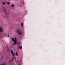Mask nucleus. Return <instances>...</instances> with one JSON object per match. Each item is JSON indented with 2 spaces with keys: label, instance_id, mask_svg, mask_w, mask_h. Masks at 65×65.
<instances>
[{
  "label": "nucleus",
  "instance_id": "nucleus-1",
  "mask_svg": "<svg viewBox=\"0 0 65 65\" xmlns=\"http://www.w3.org/2000/svg\"><path fill=\"white\" fill-rule=\"evenodd\" d=\"M3 9H4V12H5V13L6 14V15L5 17V18H6L7 19H8L9 17L8 16V14L5 11V10L6 9H5V8H4V7H3Z\"/></svg>",
  "mask_w": 65,
  "mask_h": 65
},
{
  "label": "nucleus",
  "instance_id": "nucleus-2",
  "mask_svg": "<svg viewBox=\"0 0 65 65\" xmlns=\"http://www.w3.org/2000/svg\"><path fill=\"white\" fill-rule=\"evenodd\" d=\"M17 34H19V35H21L22 34V32L19 30H17Z\"/></svg>",
  "mask_w": 65,
  "mask_h": 65
},
{
  "label": "nucleus",
  "instance_id": "nucleus-3",
  "mask_svg": "<svg viewBox=\"0 0 65 65\" xmlns=\"http://www.w3.org/2000/svg\"><path fill=\"white\" fill-rule=\"evenodd\" d=\"M18 44V42L17 41V38L15 37V38L14 41V42L13 45H14L15 44Z\"/></svg>",
  "mask_w": 65,
  "mask_h": 65
},
{
  "label": "nucleus",
  "instance_id": "nucleus-4",
  "mask_svg": "<svg viewBox=\"0 0 65 65\" xmlns=\"http://www.w3.org/2000/svg\"><path fill=\"white\" fill-rule=\"evenodd\" d=\"M3 29L2 28H0V32H3Z\"/></svg>",
  "mask_w": 65,
  "mask_h": 65
},
{
  "label": "nucleus",
  "instance_id": "nucleus-5",
  "mask_svg": "<svg viewBox=\"0 0 65 65\" xmlns=\"http://www.w3.org/2000/svg\"><path fill=\"white\" fill-rule=\"evenodd\" d=\"M11 6L13 8L14 7V4H11Z\"/></svg>",
  "mask_w": 65,
  "mask_h": 65
},
{
  "label": "nucleus",
  "instance_id": "nucleus-6",
  "mask_svg": "<svg viewBox=\"0 0 65 65\" xmlns=\"http://www.w3.org/2000/svg\"><path fill=\"white\" fill-rule=\"evenodd\" d=\"M12 55H13V56H15V54H14V53L13 52V53H12Z\"/></svg>",
  "mask_w": 65,
  "mask_h": 65
},
{
  "label": "nucleus",
  "instance_id": "nucleus-7",
  "mask_svg": "<svg viewBox=\"0 0 65 65\" xmlns=\"http://www.w3.org/2000/svg\"><path fill=\"white\" fill-rule=\"evenodd\" d=\"M6 3H7V4H8V5H9L10 4V3L9 2H6Z\"/></svg>",
  "mask_w": 65,
  "mask_h": 65
},
{
  "label": "nucleus",
  "instance_id": "nucleus-8",
  "mask_svg": "<svg viewBox=\"0 0 65 65\" xmlns=\"http://www.w3.org/2000/svg\"><path fill=\"white\" fill-rule=\"evenodd\" d=\"M21 23V27H23L24 25V23Z\"/></svg>",
  "mask_w": 65,
  "mask_h": 65
},
{
  "label": "nucleus",
  "instance_id": "nucleus-9",
  "mask_svg": "<svg viewBox=\"0 0 65 65\" xmlns=\"http://www.w3.org/2000/svg\"><path fill=\"white\" fill-rule=\"evenodd\" d=\"M19 48L20 49H22V46H19Z\"/></svg>",
  "mask_w": 65,
  "mask_h": 65
},
{
  "label": "nucleus",
  "instance_id": "nucleus-10",
  "mask_svg": "<svg viewBox=\"0 0 65 65\" xmlns=\"http://www.w3.org/2000/svg\"><path fill=\"white\" fill-rule=\"evenodd\" d=\"M11 39L13 41H14V39L13 38H11Z\"/></svg>",
  "mask_w": 65,
  "mask_h": 65
},
{
  "label": "nucleus",
  "instance_id": "nucleus-11",
  "mask_svg": "<svg viewBox=\"0 0 65 65\" xmlns=\"http://www.w3.org/2000/svg\"><path fill=\"white\" fill-rule=\"evenodd\" d=\"M2 4H3V5H5V2L2 3Z\"/></svg>",
  "mask_w": 65,
  "mask_h": 65
},
{
  "label": "nucleus",
  "instance_id": "nucleus-12",
  "mask_svg": "<svg viewBox=\"0 0 65 65\" xmlns=\"http://www.w3.org/2000/svg\"><path fill=\"white\" fill-rule=\"evenodd\" d=\"M16 54L17 56H18V53L17 52H16Z\"/></svg>",
  "mask_w": 65,
  "mask_h": 65
},
{
  "label": "nucleus",
  "instance_id": "nucleus-13",
  "mask_svg": "<svg viewBox=\"0 0 65 65\" xmlns=\"http://www.w3.org/2000/svg\"><path fill=\"white\" fill-rule=\"evenodd\" d=\"M15 57H13V58L11 60V61H13V59H14V58Z\"/></svg>",
  "mask_w": 65,
  "mask_h": 65
},
{
  "label": "nucleus",
  "instance_id": "nucleus-14",
  "mask_svg": "<svg viewBox=\"0 0 65 65\" xmlns=\"http://www.w3.org/2000/svg\"><path fill=\"white\" fill-rule=\"evenodd\" d=\"M11 52L12 53H13V51L11 50Z\"/></svg>",
  "mask_w": 65,
  "mask_h": 65
},
{
  "label": "nucleus",
  "instance_id": "nucleus-15",
  "mask_svg": "<svg viewBox=\"0 0 65 65\" xmlns=\"http://www.w3.org/2000/svg\"><path fill=\"white\" fill-rule=\"evenodd\" d=\"M15 61L16 63H17V62H18V60H17L16 59H15Z\"/></svg>",
  "mask_w": 65,
  "mask_h": 65
},
{
  "label": "nucleus",
  "instance_id": "nucleus-16",
  "mask_svg": "<svg viewBox=\"0 0 65 65\" xmlns=\"http://www.w3.org/2000/svg\"><path fill=\"white\" fill-rule=\"evenodd\" d=\"M8 37H9V35L8 34Z\"/></svg>",
  "mask_w": 65,
  "mask_h": 65
},
{
  "label": "nucleus",
  "instance_id": "nucleus-17",
  "mask_svg": "<svg viewBox=\"0 0 65 65\" xmlns=\"http://www.w3.org/2000/svg\"><path fill=\"white\" fill-rule=\"evenodd\" d=\"M11 65H14V64H13L12 63L11 64Z\"/></svg>",
  "mask_w": 65,
  "mask_h": 65
},
{
  "label": "nucleus",
  "instance_id": "nucleus-18",
  "mask_svg": "<svg viewBox=\"0 0 65 65\" xmlns=\"http://www.w3.org/2000/svg\"><path fill=\"white\" fill-rule=\"evenodd\" d=\"M18 43H19V44H21V43H20V42H18Z\"/></svg>",
  "mask_w": 65,
  "mask_h": 65
},
{
  "label": "nucleus",
  "instance_id": "nucleus-19",
  "mask_svg": "<svg viewBox=\"0 0 65 65\" xmlns=\"http://www.w3.org/2000/svg\"><path fill=\"white\" fill-rule=\"evenodd\" d=\"M4 35H5V34H4Z\"/></svg>",
  "mask_w": 65,
  "mask_h": 65
},
{
  "label": "nucleus",
  "instance_id": "nucleus-20",
  "mask_svg": "<svg viewBox=\"0 0 65 65\" xmlns=\"http://www.w3.org/2000/svg\"><path fill=\"white\" fill-rule=\"evenodd\" d=\"M7 36H5V37Z\"/></svg>",
  "mask_w": 65,
  "mask_h": 65
},
{
  "label": "nucleus",
  "instance_id": "nucleus-21",
  "mask_svg": "<svg viewBox=\"0 0 65 65\" xmlns=\"http://www.w3.org/2000/svg\"><path fill=\"white\" fill-rule=\"evenodd\" d=\"M19 65H21V64H19Z\"/></svg>",
  "mask_w": 65,
  "mask_h": 65
},
{
  "label": "nucleus",
  "instance_id": "nucleus-22",
  "mask_svg": "<svg viewBox=\"0 0 65 65\" xmlns=\"http://www.w3.org/2000/svg\"><path fill=\"white\" fill-rule=\"evenodd\" d=\"M23 4H24V3H23Z\"/></svg>",
  "mask_w": 65,
  "mask_h": 65
}]
</instances>
